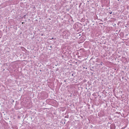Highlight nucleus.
<instances>
[{
	"instance_id": "f257e3e1",
	"label": "nucleus",
	"mask_w": 129,
	"mask_h": 129,
	"mask_svg": "<svg viewBox=\"0 0 129 129\" xmlns=\"http://www.w3.org/2000/svg\"><path fill=\"white\" fill-rule=\"evenodd\" d=\"M109 13H110V14H111L112 13V12H109Z\"/></svg>"
}]
</instances>
